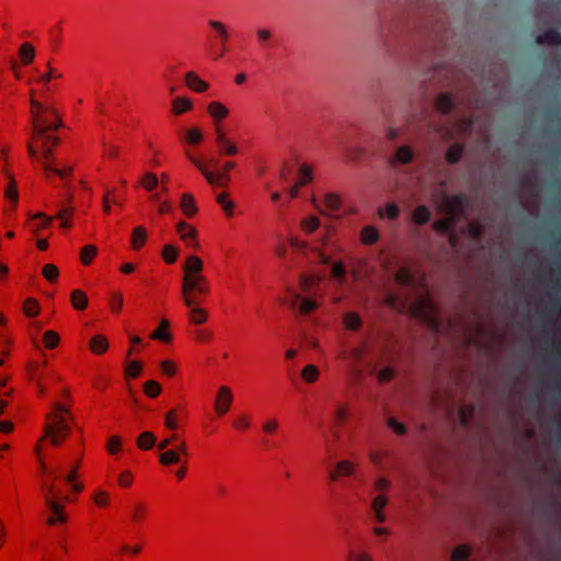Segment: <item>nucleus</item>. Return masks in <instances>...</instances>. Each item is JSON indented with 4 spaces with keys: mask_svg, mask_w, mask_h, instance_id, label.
Here are the masks:
<instances>
[{
    "mask_svg": "<svg viewBox=\"0 0 561 561\" xmlns=\"http://www.w3.org/2000/svg\"><path fill=\"white\" fill-rule=\"evenodd\" d=\"M204 262L197 255H190L182 266L181 299L187 308V320L191 325L201 327L209 320V312L202 305L211 293V284L203 273Z\"/></svg>",
    "mask_w": 561,
    "mask_h": 561,
    "instance_id": "nucleus-1",
    "label": "nucleus"
},
{
    "mask_svg": "<svg viewBox=\"0 0 561 561\" xmlns=\"http://www.w3.org/2000/svg\"><path fill=\"white\" fill-rule=\"evenodd\" d=\"M73 414L70 403L55 402L49 412L45 415L43 435L36 442L34 451L38 462H42L45 469V460L43 457V447L46 442L51 446L58 447L69 437L71 433V424Z\"/></svg>",
    "mask_w": 561,
    "mask_h": 561,
    "instance_id": "nucleus-2",
    "label": "nucleus"
},
{
    "mask_svg": "<svg viewBox=\"0 0 561 561\" xmlns=\"http://www.w3.org/2000/svg\"><path fill=\"white\" fill-rule=\"evenodd\" d=\"M386 304L398 312H410L413 317L426 322L432 329L439 330L438 309L426 290L420 293L414 301L401 299L396 294H389Z\"/></svg>",
    "mask_w": 561,
    "mask_h": 561,
    "instance_id": "nucleus-3",
    "label": "nucleus"
},
{
    "mask_svg": "<svg viewBox=\"0 0 561 561\" xmlns=\"http://www.w3.org/2000/svg\"><path fill=\"white\" fill-rule=\"evenodd\" d=\"M31 113L33 117L34 133L42 135L56 129L60 125V117L58 114L48 107H44L34 98V92H31Z\"/></svg>",
    "mask_w": 561,
    "mask_h": 561,
    "instance_id": "nucleus-4",
    "label": "nucleus"
},
{
    "mask_svg": "<svg viewBox=\"0 0 561 561\" xmlns=\"http://www.w3.org/2000/svg\"><path fill=\"white\" fill-rule=\"evenodd\" d=\"M437 207L439 213L445 214L446 217L434 221L433 228L437 232H447L463 210V201L460 196L444 195L437 203Z\"/></svg>",
    "mask_w": 561,
    "mask_h": 561,
    "instance_id": "nucleus-5",
    "label": "nucleus"
},
{
    "mask_svg": "<svg viewBox=\"0 0 561 561\" xmlns=\"http://www.w3.org/2000/svg\"><path fill=\"white\" fill-rule=\"evenodd\" d=\"M39 144L43 151V169L46 178L50 179L51 175H58L62 180L69 178L72 173L71 167H66L61 169L56 168L50 160L53 148L57 146L58 138L51 134L45 133L41 135Z\"/></svg>",
    "mask_w": 561,
    "mask_h": 561,
    "instance_id": "nucleus-6",
    "label": "nucleus"
},
{
    "mask_svg": "<svg viewBox=\"0 0 561 561\" xmlns=\"http://www.w3.org/2000/svg\"><path fill=\"white\" fill-rule=\"evenodd\" d=\"M45 505L49 510V515L47 517V525L49 526H60L67 523L68 517L65 512V503L71 502L72 499L70 495H60L53 496L48 493V496L44 497Z\"/></svg>",
    "mask_w": 561,
    "mask_h": 561,
    "instance_id": "nucleus-7",
    "label": "nucleus"
},
{
    "mask_svg": "<svg viewBox=\"0 0 561 561\" xmlns=\"http://www.w3.org/2000/svg\"><path fill=\"white\" fill-rule=\"evenodd\" d=\"M207 24L209 28L214 31L215 38L218 39L220 44V53L217 57H215V59L221 58L229 51V41L231 37L229 26L218 20H209Z\"/></svg>",
    "mask_w": 561,
    "mask_h": 561,
    "instance_id": "nucleus-8",
    "label": "nucleus"
},
{
    "mask_svg": "<svg viewBox=\"0 0 561 561\" xmlns=\"http://www.w3.org/2000/svg\"><path fill=\"white\" fill-rule=\"evenodd\" d=\"M39 465L41 474L43 476V479L41 481V490L43 496H48V493L51 494L53 496L62 495L61 490L57 484L58 473L55 470H49L46 466L44 469L42 462H39Z\"/></svg>",
    "mask_w": 561,
    "mask_h": 561,
    "instance_id": "nucleus-9",
    "label": "nucleus"
},
{
    "mask_svg": "<svg viewBox=\"0 0 561 561\" xmlns=\"http://www.w3.org/2000/svg\"><path fill=\"white\" fill-rule=\"evenodd\" d=\"M288 244L290 248L297 250L302 255H307L308 251H311L317 255V259L321 264H329L331 261V257L327 255L321 248L310 247L307 241L300 239L297 236L290 237L288 239Z\"/></svg>",
    "mask_w": 561,
    "mask_h": 561,
    "instance_id": "nucleus-10",
    "label": "nucleus"
},
{
    "mask_svg": "<svg viewBox=\"0 0 561 561\" xmlns=\"http://www.w3.org/2000/svg\"><path fill=\"white\" fill-rule=\"evenodd\" d=\"M233 402L232 390L228 386H220L217 390L214 411L218 416L227 414Z\"/></svg>",
    "mask_w": 561,
    "mask_h": 561,
    "instance_id": "nucleus-11",
    "label": "nucleus"
},
{
    "mask_svg": "<svg viewBox=\"0 0 561 561\" xmlns=\"http://www.w3.org/2000/svg\"><path fill=\"white\" fill-rule=\"evenodd\" d=\"M7 180L8 183L4 188V198L8 202V206L4 207L3 215L10 217L16 210L19 204V191L14 175L8 176Z\"/></svg>",
    "mask_w": 561,
    "mask_h": 561,
    "instance_id": "nucleus-12",
    "label": "nucleus"
},
{
    "mask_svg": "<svg viewBox=\"0 0 561 561\" xmlns=\"http://www.w3.org/2000/svg\"><path fill=\"white\" fill-rule=\"evenodd\" d=\"M159 455V461L162 466H172L181 462V456H187V446L185 440H181L176 448L174 449H164Z\"/></svg>",
    "mask_w": 561,
    "mask_h": 561,
    "instance_id": "nucleus-13",
    "label": "nucleus"
},
{
    "mask_svg": "<svg viewBox=\"0 0 561 561\" xmlns=\"http://www.w3.org/2000/svg\"><path fill=\"white\" fill-rule=\"evenodd\" d=\"M216 145L220 156H236L239 152L238 146L228 137L225 128H217L215 131Z\"/></svg>",
    "mask_w": 561,
    "mask_h": 561,
    "instance_id": "nucleus-14",
    "label": "nucleus"
},
{
    "mask_svg": "<svg viewBox=\"0 0 561 561\" xmlns=\"http://www.w3.org/2000/svg\"><path fill=\"white\" fill-rule=\"evenodd\" d=\"M207 113L213 119L215 131H217V128H225L222 122L229 115V110L225 104L219 101H211L207 105Z\"/></svg>",
    "mask_w": 561,
    "mask_h": 561,
    "instance_id": "nucleus-15",
    "label": "nucleus"
},
{
    "mask_svg": "<svg viewBox=\"0 0 561 561\" xmlns=\"http://www.w3.org/2000/svg\"><path fill=\"white\" fill-rule=\"evenodd\" d=\"M321 302L313 299V298H307L302 297L299 294L294 295L291 307L294 309H297L299 314L301 316H309L314 310H317L320 307Z\"/></svg>",
    "mask_w": 561,
    "mask_h": 561,
    "instance_id": "nucleus-16",
    "label": "nucleus"
},
{
    "mask_svg": "<svg viewBox=\"0 0 561 561\" xmlns=\"http://www.w3.org/2000/svg\"><path fill=\"white\" fill-rule=\"evenodd\" d=\"M54 217L47 216L44 213H36L30 217L26 226L33 234H39L44 229L51 226Z\"/></svg>",
    "mask_w": 561,
    "mask_h": 561,
    "instance_id": "nucleus-17",
    "label": "nucleus"
},
{
    "mask_svg": "<svg viewBox=\"0 0 561 561\" xmlns=\"http://www.w3.org/2000/svg\"><path fill=\"white\" fill-rule=\"evenodd\" d=\"M176 232L181 240L186 243L187 247L197 248V232L196 229L188 222L182 220L176 225Z\"/></svg>",
    "mask_w": 561,
    "mask_h": 561,
    "instance_id": "nucleus-18",
    "label": "nucleus"
},
{
    "mask_svg": "<svg viewBox=\"0 0 561 561\" xmlns=\"http://www.w3.org/2000/svg\"><path fill=\"white\" fill-rule=\"evenodd\" d=\"M312 181V169L308 164H302L298 170V179L296 183L290 187L289 195L291 198H296L302 186L307 185Z\"/></svg>",
    "mask_w": 561,
    "mask_h": 561,
    "instance_id": "nucleus-19",
    "label": "nucleus"
},
{
    "mask_svg": "<svg viewBox=\"0 0 561 561\" xmlns=\"http://www.w3.org/2000/svg\"><path fill=\"white\" fill-rule=\"evenodd\" d=\"M355 466L350 460L339 461L330 471L329 477L332 481H339L342 478L351 477L354 473Z\"/></svg>",
    "mask_w": 561,
    "mask_h": 561,
    "instance_id": "nucleus-20",
    "label": "nucleus"
},
{
    "mask_svg": "<svg viewBox=\"0 0 561 561\" xmlns=\"http://www.w3.org/2000/svg\"><path fill=\"white\" fill-rule=\"evenodd\" d=\"M216 202L224 211L226 218H233L236 216L237 204L227 192H220L216 196Z\"/></svg>",
    "mask_w": 561,
    "mask_h": 561,
    "instance_id": "nucleus-21",
    "label": "nucleus"
},
{
    "mask_svg": "<svg viewBox=\"0 0 561 561\" xmlns=\"http://www.w3.org/2000/svg\"><path fill=\"white\" fill-rule=\"evenodd\" d=\"M186 87L196 93H204L209 89V83L203 80L196 72L188 71L185 75Z\"/></svg>",
    "mask_w": 561,
    "mask_h": 561,
    "instance_id": "nucleus-22",
    "label": "nucleus"
},
{
    "mask_svg": "<svg viewBox=\"0 0 561 561\" xmlns=\"http://www.w3.org/2000/svg\"><path fill=\"white\" fill-rule=\"evenodd\" d=\"M193 110V102L186 96H178L171 102V113L174 116H181Z\"/></svg>",
    "mask_w": 561,
    "mask_h": 561,
    "instance_id": "nucleus-23",
    "label": "nucleus"
},
{
    "mask_svg": "<svg viewBox=\"0 0 561 561\" xmlns=\"http://www.w3.org/2000/svg\"><path fill=\"white\" fill-rule=\"evenodd\" d=\"M388 504V497L383 494L377 495L373 503H371V510L375 515V519L378 523H383L387 519L385 507Z\"/></svg>",
    "mask_w": 561,
    "mask_h": 561,
    "instance_id": "nucleus-24",
    "label": "nucleus"
},
{
    "mask_svg": "<svg viewBox=\"0 0 561 561\" xmlns=\"http://www.w3.org/2000/svg\"><path fill=\"white\" fill-rule=\"evenodd\" d=\"M148 234L144 226H137L133 229L130 234V248L134 251L140 250L147 242Z\"/></svg>",
    "mask_w": 561,
    "mask_h": 561,
    "instance_id": "nucleus-25",
    "label": "nucleus"
},
{
    "mask_svg": "<svg viewBox=\"0 0 561 561\" xmlns=\"http://www.w3.org/2000/svg\"><path fill=\"white\" fill-rule=\"evenodd\" d=\"M323 206L324 209H320L321 213H330L333 216V213L337 211L342 207V198L339 194L335 193H327L323 197Z\"/></svg>",
    "mask_w": 561,
    "mask_h": 561,
    "instance_id": "nucleus-26",
    "label": "nucleus"
},
{
    "mask_svg": "<svg viewBox=\"0 0 561 561\" xmlns=\"http://www.w3.org/2000/svg\"><path fill=\"white\" fill-rule=\"evenodd\" d=\"M110 347L108 340L103 334H95L89 343L90 351L95 355H103Z\"/></svg>",
    "mask_w": 561,
    "mask_h": 561,
    "instance_id": "nucleus-27",
    "label": "nucleus"
},
{
    "mask_svg": "<svg viewBox=\"0 0 561 561\" xmlns=\"http://www.w3.org/2000/svg\"><path fill=\"white\" fill-rule=\"evenodd\" d=\"M149 514V507L147 503L142 501H137L131 505L130 508V519L135 524L142 523Z\"/></svg>",
    "mask_w": 561,
    "mask_h": 561,
    "instance_id": "nucleus-28",
    "label": "nucleus"
},
{
    "mask_svg": "<svg viewBox=\"0 0 561 561\" xmlns=\"http://www.w3.org/2000/svg\"><path fill=\"white\" fill-rule=\"evenodd\" d=\"M180 207H181L182 213L187 218H193L198 211V208L195 203V198L191 193H184L182 195Z\"/></svg>",
    "mask_w": 561,
    "mask_h": 561,
    "instance_id": "nucleus-29",
    "label": "nucleus"
},
{
    "mask_svg": "<svg viewBox=\"0 0 561 561\" xmlns=\"http://www.w3.org/2000/svg\"><path fill=\"white\" fill-rule=\"evenodd\" d=\"M169 328H170L169 320L162 319L160 321L159 327L150 334V339L170 343L172 341V334L169 331Z\"/></svg>",
    "mask_w": 561,
    "mask_h": 561,
    "instance_id": "nucleus-30",
    "label": "nucleus"
},
{
    "mask_svg": "<svg viewBox=\"0 0 561 561\" xmlns=\"http://www.w3.org/2000/svg\"><path fill=\"white\" fill-rule=\"evenodd\" d=\"M346 561H374V559L363 547L352 545L348 547Z\"/></svg>",
    "mask_w": 561,
    "mask_h": 561,
    "instance_id": "nucleus-31",
    "label": "nucleus"
},
{
    "mask_svg": "<svg viewBox=\"0 0 561 561\" xmlns=\"http://www.w3.org/2000/svg\"><path fill=\"white\" fill-rule=\"evenodd\" d=\"M321 226L319 217L308 215L300 220L299 228L305 234H313Z\"/></svg>",
    "mask_w": 561,
    "mask_h": 561,
    "instance_id": "nucleus-32",
    "label": "nucleus"
},
{
    "mask_svg": "<svg viewBox=\"0 0 561 561\" xmlns=\"http://www.w3.org/2000/svg\"><path fill=\"white\" fill-rule=\"evenodd\" d=\"M191 336L197 344H209L214 340V332L208 328L197 327L191 331Z\"/></svg>",
    "mask_w": 561,
    "mask_h": 561,
    "instance_id": "nucleus-33",
    "label": "nucleus"
},
{
    "mask_svg": "<svg viewBox=\"0 0 561 561\" xmlns=\"http://www.w3.org/2000/svg\"><path fill=\"white\" fill-rule=\"evenodd\" d=\"M111 205H122V201L116 196L115 188H106L102 198V209L105 215L111 214Z\"/></svg>",
    "mask_w": 561,
    "mask_h": 561,
    "instance_id": "nucleus-34",
    "label": "nucleus"
},
{
    "mask_svg": "<svg viewBox=\"0 0 561 561\" xmlns=\"http://www.w3.org/2000/svg\"><path fill=\"white\" fill-rule=\"evenodd\" d=\"M71 306L79 311L85 310L89 305L87 294L81 289H73L70 294Z\"/></svg>",
    "mask_w": 561,
    "mask_h": 561,
    "instance_id": "nucleus-35",
    "label": "nucleus"
},
{
    "mask_svg": "<svg viewBox=\"0 0 561 561\" xmlns=\"http://www.w3.org/2000/svg\"><path fill=\"white\" fill-rule=\"evenodd\" d=\"M92 501L96 507L101 510H106L111 506L112 496L108 491L104 489H96L93 492Z\"/></svg>",
    "mask_w": 561,
    "mask_h": 561,
    "instance_id": "nucleus-36",
    "label": "nucleus"
},
{
    "mask_svg": "<svg viewBox=\"0 0 561 561\" xmlns=\"http://www.w3.org/2000/svg\"><path fill=\"white\" fill-rule=\"evenodd\" d=\"M394 280L397 282V284H399L401 286H414L415 285L414 275H413L412 271L407 266H402L397 271V273L394 275Z\"/></svg>",
    "mask_w": 561,
    "mask_h": 561,
    "instance_id": "nucleus-37",
    "label": "nucleus"
},
{
    "mask_svg": "<svg viewBox=\"0 0 561 561\" xmlns=\"http://www.w3.org/2000/svg\"><path fill=\"white\" fill-rule=\"evenodd\" d=\"M47 360L43 362L31 360L26 365V375L30 380L36 381L42 378V370L46 367Z\"/></svg>",
    "mask_w": 561,
    "mask_h": 561,
    "instance_id": "nucleus-38",
    "label": "nucleus"
},
{
    "mask_svg": "<svg viewBox=\"0 0 561 561\" xmlns=\"http://www.w3.org/2000/svg\"><path fill=\"white\" fill-rule=\"evenodd\" d=\"M207 182L211 185H216L219 187H225L230 182V175L221 172H211L207 171V173L204 175Z\"/></svg>",
    "mask_w": 561,
    "mask_h": 561,
    "instance_id": "nucleus-39",
    "label": "nucleus"
},
{
    "mask_svg": "<svg viewBox=\"0 0 561 561\" xmlns=\"http://www.w3.org/2000/svg\"><path fill=\"white\" fill-rule=\"evenodd\" d=\"M181 411L182 410L180 408H173L165 413L164 426L168 430L175 431L179 428Z\"/></svg>",
    "mask_w": 561,
    "mask_h": 561,
    "instance_id": "nucleus-40",
    "label": "nucleus"
},
{
    "mask_svg": "<svg viewBox=\"0 0 561 561\" xmlns=\"http://www.w3.org/2000/svg\"><path fill=\"white\" fill-rule=\"evenodd\" d=\"M157 442V437L152 432H142L137 438V447L141 450H150Z\"/></svg>",
    "mask_w": 561,
    "mask_h": 561,
    "instance_id": "nucleus-41",
    "label": "nucleus"
},
{
    "mask_svg": "<svg viewBox=\"0 0 561 561\" xmlns=\"http://www.w3.org/2000/svg\"><path fill=\"white\" fill-rule=\"evenodd\" d=\"M379 232L373 226H366L360 231V242L365 245H371L378 241Z\"/></svg>",
    "mask_w": 561,
    "mask_h": 561,
    "instance_id": "nucleus-42",
    "label": "nucleus"
},
{
    "mask_svg": "<svg viewBox=\"0 0 561 561\" xmlns=\"http://www.w3.org/2000/svg\"><path fill=\"white\" fill-rule=\"evenodd\" d=\"M350 416V407L346 403H339L335 408L333 415V423L335 426L344 424Z\"/></svg>",
    "mask_w": 561,
    "mask_h": 561,
    "instance_id": "nucleus-43",
    "label": "nucleus"
},
{
    "mask_svg": "<svg viewBox=\"0 0 561 561\" xmlns=\"http://www.w3.org/2000/svg\"><path fill=\"white\" fill-rule=\"evenodd\" d=\"M35 56V49L31 43H23L19 49V57L24 66L30 65Z\"/></svg>",
    "mask_w": 561,
    "mask_h": 561,
    "instance_id": "nucleus-44",
    "label": "nucleus"
},
{
    "mask_svg": "<svg viewBox=\"0 0 561 561\" xmlns=\"http://www.w3.org/2000/svg\"><path fill=\"white\" fill-rule=\"evenodd\" d=\"M319 377L320 370L313 364L305 366L301 370V378L306 383H314L319 379Z\"/></svg>",
    "mask_w": 561,
    "mask_h": 561,
    "instance_id": "nucleus-45",
    "label": "nucleus"
},
{
    "mask_svg": "<svg viewBox=\"0 0 561 561\" xmlns=\"http://www.w3.org/2000/svg\"><path fill=\"white\" fill-rule=\"evenodd\" d=\"M98 254V248L93 244L84 245L80 251V261L84 266H89Z\"/></svg>",
    "mask_w": 561,
    "mask_h": 561,
    "instance_id": "nucleus-46",
    "label": "nucleus"
},
{
    "mask_svg": "<svg viewBox=\"0 0 561 561\" xmlns=\"http://www.w3.org/2000/svg\"><path fill=\"white\" fill-rule=\"evenodd\" d=\"M142 364L139 360H128L125 366V378L135 379L141 375Z\"/></svg>",
    "mask_w": 561,
    "mask_h": 561,
    "instance_id": "nucleus-47",
    "label": "nucleus"
},
{
    "mask_svg": "<svg viewBox=\"0 0 561 561\" xmlns=\"http://www.w3.org/2000/svg\"><path fill=\"white\" fill-rule=\"evenodd\" d=\"M204 140V133L198 127H192L186 131L185 135V144L192 145V146H198Z\"/></svg>",
    "mask_w": 561,
    "mask_h": 561,
    "instance_id": "nucleus-48",
    "label": "nucleus"
},
{
    "mask_svg": "<svg viewBox=\"0 0 561 561\" xmlns=\"http://www.w3.org/2000/svg\"><path fill=\"white\" fill-rule=\"evenodd\" d=\"M346 276V267L342 261H335L331 265V277L342 284Z\"/></svg>",
    "mask_w": 561,
    "mask_h": 561,
    "instance_id": "nucleus-49",
    "label": "nucleus"
},
{
    "mask_svg": "<svg viewBox=\"0 0 561 561\" xmlns=\"http://www.w3.org/2000/svg\"><path fill=\"white\" fill-rule=\"evenodd\" d=\"M320 278L314 275H302L300 277L299 287L304 293H310L319 285Z\"/></svg>",
    "mask_w": 561,
    "mask_h": 561,
    "instance_id": "nucleus-50",
    "label": "nucleus"
},
{
    "mask_svg": "<svg viewBox=\"0 0 561 561\" xmlns=\"http://www.w3.org/2000/svg\"><path fill=\"white\" fill-rule=\"evenodd\" d=\"M158 176L152 172L145 173L140 179V185L144 190L151 192L158 187Z\"/></svg>",
    "mask_w": 561,
    "mask_h": 561,
    "instance_id": "nucleus-51",
    "label": "nucleus"
},
{
    "mask_svg": "<svg viewBox=\"0 0 561 561\" xmlns=\"http://www.w3.org/2000/svg\"><path fill=\"white\" fill-rule=\"evenodd\" d=\"M454 106V103H453V100H451V96L447 93H442L437 96L436 99V108L440 112V113H448L451 111Z\"/></svg>",
    "mask_w": 561,
    "mask_h": 561,
    "instance_id": "nucleus-52",
    "label": "nucleus"
},
{
    "mask_svg": "<svg viewBox=\"0 0 561 561\" xmlns=\"http://www.w3.org/2000/svg\"><path fill=\"white\" fill-rule=\"evenodd\" d=\"M43 343L47 350H54L59 345L60 336L56 331L47 330L43 334Z\"/></svg>",
    "mask_w": 561,
    "mask_h": 561,
    "instance_id": "nucleus-53",
    "label": "nucleus"
},
{
    "mask_svg": "<svg viewBox=\"0 0 561 561\" xmlns=\"http://www.w3.org/2000/svg\"><path fill=\"white\" fill-rule=\"evenodd\" d=\"M413 159V151L409 146H401L397 149L394 161L407 164Z\"/></svg>",
    "mask_w": 561,
    "mask_h": 561,
    "instance_id": "nucleus-54",
    "label": "nucleus"
},
{
    "mask_svg": "<svg viewBox=\"0 0 561 561\" xmlns=\"http://www.w3.org/2000/svg\"><path fill=\"white\" fill-rule=\"evenodd\" d=\"M537 42L539 44L559 45L561 44V35L557 31L550 30L538 36Z\"/></svg>",
    "mask_w": 561,
    "mask_h": 561,
    "instance_id": "nucleus-55",
    "label": "nucleus"
},
{
    "mask_svg": "<svg viewBox=\"0 0 561 561\" xmlns=\"http://www.w3.org/2000/svg\"><path fill=\"white\" fill-rule=\"evenodd\" d=\"M9 147L8 146H1L0 148V168L2 173L5 175V178L13 175V173L10 171V163H9Z\"/></svg>",
    "mask_w": 561,
    "mask_h": 561,
    "instance_id": "nucleus-56",
    "label": "nucleus"
},
{
    "mask_svg": "<svg viewBox=\"0 0 561 561\" xmlns=\"http://www.w3.org/2000/svg\"><path fill=\"white\" fill-rule=\"evenodd\" d=\"M144 392L149 398H157L162 392L161 385L156 380H147L144 383Z\"/></svg>",
    "mask_w": 561,
    "mask_h": 561,
    "instance_id": "nucleus-57",
    "label": "nucleus"
},
{
    "mask_svg": "<svg viewBox=\"0 0 561 561\" xmlns=\"http://www.w3.org/2000/svg\"><path fill=\"white\" fill-rule=\"evenodd\" d=\"M412 219L417 225H424L430 220V210L426 206H417L413 214Z\"/></svg>",
    "mask_w": 561,
    "mask_h": 561,
    "instance_id": "nucleus-58",
    "label": "nucleus"
},
{
    "mask_svg": "<svg viewBox=\"0 0 561 561\" xmlns=\"http://www.w3.org/2000/svg\"><path fill=\"white\" fill-rule=\"evenodd\" d=\"M41 307L37 300L34 298L25 299L23 304V312L26 317L33 318L39 313Z\"/></svg>",
    "mask_w": 561,
    "mask_h": 561,
    "instance_id": "nucleus-59",
    "label": "nucleus"
},
{
    "mask_svg": "<svg viewBox=\"0 0 561 561\" xmlns=\"http://www.w3.org/2000/svg\"><path fill=\"white\" fill-rule=\"evenodd\" d=\"M162 257L167 264H173L179 257V250L172 244H165L162 249Z\"/></svg>",
    "mask_w": 561,
    "mask_h": 561,
    "instance_id": "nucleus-60",
    "label": "nucleus"
},
{
    "mask_svg": "<svg viewBox=\"0 0 561 561\" xmlns=\"http://www.w3.org/2000/svg\"><path fill=\"white\" fill-rule=\"evenodd\" d=\"M42 274L48 282L55 283L59 277V270L55 264L47 263L43 266Z\"/></svg>",
    "mask_w": 561,
    "mask_h": 561,
    "instance_id": "nucleus-61",
    "label": "nucleus"
},
{
    "mask_svg": "<svg viewBox=\"0 0 561 561\" xmlns=\"http://www.w3.org/2000/svg\"><path fill=\"white\" fill-rule=\"evenodd\" d=\"M344 324L348 330L356 331L362 325V320L359 316L355 312H347L344 316Z\"/></svg>",
    "mask_w": 561,
    "mask_h": 561,
    "instance_id": "nucleus-62",
    "label": "nucleus"
},
{
    "mask_svg": "<svg viewBox=\"0 0 561 561\" xmlns=\"http://www.w3.org/2000/svg\"><path fill=\"white\" fill-rule=\"evenodd\" d=\"M123 305H124V298L121 293H114L110 297L108 306H110V310L113 313H116V314L121 313V311L123 309Z\"/></svg>",
    "mask_w": 561,
    "mask_h": 561,
    "instance_id": "nucleus-63",
    "label": "nucleus"
},
{
    "mask_svg": "<svg viewBox=\"0 0 561 561\" xmlns=\"http://www.w3.org/2000/svg\"><path fill=\"white\" fill-rule=\"evenodd\" d=\"M161 371L164 376L172 378L178 374L179 367L175 362L171 359H164L160 364Z\"/></svg>",
    "mask_w": 561,
    "mask_h": 561,
    "instance_id": "nucleus-64",
    "label": "nucleus"
}]
</instances>
